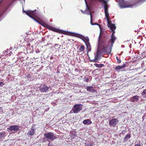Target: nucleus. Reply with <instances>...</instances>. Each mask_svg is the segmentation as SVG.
I'll list each match as a JSON object with an SVG mask.
<instances>
[{"label": "nucleus", "instance_id": "33", "mask_svg": "<svg viewBox=\"0 0 146 146\" xmlns=\"http://www.w3.org/2000/svg\"><path fill=\"white\" fill-rule=\"evenodd\" d=\"M81 11H82V13H83V12H82V10H81Z\"/></svg>", "mask_w": 146, "mask_h": 146}, {"label": "nucleus", "instance_id": "19", "mask_svg": "<svg viewBox=\"0 0 146 146\" xmlns=\"http://www.w3.org/2000/svg\"><path fill=\"white\" fill-rule=\"evenodd\" d=\"M104 13H105V16L106 18L107 22L109 21V19L110 18V16L109 15V14L108 13V11H104Z\"/></svg>", "mask_w": 146, "mask_h": 146}, {"label": "nucleus", "instance_id": "34", "mask_svg": "<svg viewBox=\"0 0 146 146\" xmlns=\"http://www.w3.org/2000/svg\"><path fill=\"white\" fill-rule=\"evenodd\" d=\"M122 133H123V131H122ZM123 132H124L125 131H123Z\"/></svg>", "mask_w": 146, "mask_h": 146}, {"label": "nucleus", "instance_id": "13", "mask_svg": "<svg viewBox=\"0 0 146 146\" xmlns=\"http://www.w3.org/2000/svg\"><path fill=\"white\" fill-rule=\"evenodd\" d=\"M139 96L137 95L131 97L130 99L131 102H134L135 101L137 102L139 99Z\"/></svg>", "mask_w": 146, "mask_h": 146}, {"label": "nucleus", "instance_id": "21", "mask_svg": "<svg viewBox=\"0 0 146 146\" xmlns=\"http://www.w3.org/2000/svg\"><path fill=\"white\" fill-rule=\"evenodd\" d=\"M86 44L87 49L88 50V52L89 51H90L91 50L90 44L89 42L88 44H87L86 43Z\"/></svg>", "mask_w": 146, "mask_h": 146}, {"label": "nucleus", "instance_id": "15", "mask_svg": "<svg viewBox=\"0 0 146 146\" xmlns=\"http://www.w3.org/2000/svg\"><path fill=\"white\" fill-rule=\"evenodd\" d=\"M83 123L85 125H89L92 123V122L89 119H86L84 120Z\"/></svg>", "mask_w": 146, "mask_h": 146}, {"label": "nucleus", "instance_id": "14", "mask_svg": "<svg viewBox=\"0 0 146 146\" xmlns=\"http://www.w3.org/2000/svg\"><path fill=\"white\" fill-rule=\"evenodd\" d=\"M99 54L98 52L96 53V54L95 55L94 59L92 60V62H96L99 60Z\"/></svg>", "mask_w": 146, "mask_h": 146}, {"label": "nucleus", "instance_id": "8", "mask_svg": "<svg viewBox=\"0 0 146 146\" xmlns=\"http://www.w3.org/2000/svg\"><path fill=\"white\" fill-rule=\"evenodd\" d=\"M119 120L117 119H113L109 121V125L111 126L115 127L117 124Z\"/></svg>", "mask_w": 146, "mask_h": 146}, {"label": "nucleus", "instance_id": "4", "mask_svg": "<svg viewBox=\"0 0 146 146\" xmlns=\"http://www.w3.org/2000/svg\"><path fill=\"white\" fill-rule=\"evenodd\" d=\"M44 135L47 139V140L48 141L50 140L53 141L56 138V136L53 133L50 132L45 133Z\"/></svg>", "mask_w": 146, "mask_h": 146}, {"label": "nucleus", "instance_id": "17", "mask_svg": "<svg viewBox=\"0 0 146 146\" xmlns=\"http://www.w3.org/2000/svg\"><path fill=\"white\" fill-rule=\"evenodd\" d=\"M131 137V135L129 133L127 134L126 135H125L124 138L123 139V142H126L127 141L128 139H129Z\"/></svg>", "mask_w": 146, "mask_h": 146}, {"label": "nucleus", "instance_id": "12", "mask_svg": "<svg viewBox=\"0 0 146 146\" xmlns=\"http://www.w3.org/2000/svg\"><path fill=\"white\" fill-rule=\"evenodd\" d=\"M33 127H32L31 129L28 132L27 135L29 136H33L35 133V131L34 129L33 128Z\"/></svg>", "mask_w": 146, "mask_h": 146}, {"label": "nucleus", "instance_id": "5", "mask_svg": "<svg viewBox=\"0 0 146 146\" xmlns=\"http://www.w3.org/2000/svg\"><path fill=\"white\" fill-rule=\"evenodd\" d=\"M83 105L81 104H77L74 105L72 109L74 113H78L82 109Z\"/></svg>", "mask_w": 146, "mask_h": 146}, {"label": "nucleus", "instance_id": "23", "mask_svg": "<svg viewBox=\"0 0 146 146\" xmlns=\"http://www.w3.org/2000/svg\"><path fill=\"white\" fill-rule=\"evenodd\" d=\"M104 4V11H108V7L106 3H105Z\"/></svg>", "mask_w": 146, "mask_h": 146}, {"label": "nucleus", "instance_id": "27", "mask_svg": "<svg viewBox=\"0 0 146 146\" xmlns=\"http://www.w3.org/2000/svg\"><path fill=\"white\" fill-rule=\"evenodd\" d=\"M116 59L117 60V62L118 63H120L121 62V61L120 59H119L117 57H116Z\"/></svg>", "mask_w": 146, "mask_h": 146}, {"label": "nucleus", "instance_id": "30", "mask_svg": "<svg viewBox=\"0 0 146 146\" xmlns=\"http://www.w3.org/2000/svg\"><path fill=\"white\" fill-rule=\"evenodd\" d=\"M92 144L90 143V144H88V145H86V146H92Z\"/></svg>", "mask_w": 146, "mask_h": 146}, {"label": "nucleus", "instance_id": "26", "mask_svg": "<svg viewBox=\"0 0 146 146\" xmlns=\"http://www.w3.org/2000/svg\"><path fill=\"white\" fill-rule=\"evenodd\" d=\"M84 81L85 82H88L89 80V79L88 78H85L84 80Z\"/></svg>", "mask_w": 146, "mask_h": 146}, {"label": "nucleus", "instance_id": "32", "mask_svg": "<svg viewBox=\"0 0 146 146\" xmlns=\"http://www.w3.org/2000/svg\"><path fill=\"white\" fill-rule=\"evenodd\" d=\"M75 71L76 72H78V70L76 68L75 69Z\"/></svg>", "mask_w": 146, "mask_h": 146}, {"label": "nucleus", "instance_id": "3", "mask_svg": "<svg viewBox=\"0 0 146 146\" xmlns=\"http://www.w3.org/2000/svg\"><path fill=\"white\" fill-rule=\"evenodd\" d=\"M23 11L24 13H25L27 15L32 18L34 20L37 22L39 23L38 21L35 18L36 16V13L34 11L31 10L25 11L23 9Z\"/></svg>", "mask_w": 146, "mask_h": 146}, {"label": "nucleus", "instance_id": "25", "mask_svg": "<svg viewBox=\"0 0 146 146\" xmlns=\"http://www.w3.org/2000/svg\"><path fill=\"white\" fill-rule=\"evenodd\" d=\"M141 95L144 97L146 98V89L144 90L141 93Z\"/></svg>", "mask_w": 146, "mask_h": 146}, {"label": "nucleus", "instance_id": "16", "mask_svg": "<svg viewBox=\"0 0 146 146\" xmlns=\"http://www.w3.org/2000/svg\"><path fill=\"white\" fill-rule=\"evenodd\" d=\"M126 66V65L125 64H123L122 66H117L115 68V69L116 70H118L121 69H122L125 68Z\"/></svg>", "mask_w": 146, "mask_h": 146}, {"label": "nucleus", "instance_id": "31", "mask_svg": "<svg viewBox=\"0 0 146 146\" xmlns=\"http://www.w3.org/2000/svg\"><path fill=\"white\" fill-rule=\"evenodd\" d=\"M135 146H141V145L140 144H136L135 145Z\"/></svg>", "mask_w": 146, "mask_h": 146}, {"label": "nucleus", "instance_id": "35", "mask_svg": "<svg viewBox=\"0 0 146 146\" xmlns=\"http://www.w3.org/2000/svg\"><path fill=\"white\" fill-rule=\"evenodd\" d=\"M94 0H92V1H94Z\"/></svg>", "mask_w": 146, "mask_h": 146}, {"label": "nucleus", "instance_id": "2", "mask_svg": "<svg viewBox=\"0 0 146 146\" xmlns=\"http://www.w3.org/2000/svg\"><path fill=\"white\" fill-rule=\"evenodd\" d=\"M119 3L120 6L123 8L126 7H132L134 5L137 4H141L146 1V0H134V3L133 5L128 4L125 5V2L124 0H119Z\"/></svg>", "mask_w": 146, "mask_h": 146}, {"label": "nucleus", "instance_id": "10", "mask_svg": "<svg viewBox=\"0 0 146 146\" xmlns=\"http://www.w3.org/2000/svg\"><path fill=\"white\" fill-rule=\"evenodd\" d=\"M108 27H110L111 29V31L113 32V33H114V34L115 33V32L114 31L115 29H116V27L114 25H113L110 22V21L108 22Z\"/></svg>", "mask_w": 146, "mask_h": 146}, {"label": "nucleus", "instance_id": "11", "mask_svg": "<svg viewBox=\"0 0 146 146\" xmlns=\"http://www.w3.org/2000/svg\"><path fill=\"white\" fill-rule=\"evenodd\" d=\"M86 90L88 91L93 93H96L97 92L96 90L94 89L92 86H87L86 87Z\"/></svg>", "mask_w": 146, "mask_h": 146}, {"label": "nucleus", "instance_id": "6", "mask_svg": "<svg viewBox=\"0 0 146 146\" xmlns=\"http://www.w3.org/2000/svg\"><path fill=\"white\" fill-rule=\"evenodd\" d=\"M85 2L86 5V6H87V9H86V11H88V13H89L88 14L89 15L90 14V23H91V24L92 25H98V23H94V24H93L92 23V14H91V13L90 11V9L89 7H88L87 4V2L86 1V0H85ZM100 1L101 2H102V3H107V1H105V0H100Z\"/></svg>", "mask_w": 146, "mask_h": 146}, {"label": "nucleus", "instance_id": "22", "mask_svg": "<svg viewBox=\"0 0 146 146\" xmlns=\"http://www.w3.org/2000/svg\"><path fill=\"white\" fill-rule=\"evenodd\" d=\"M94 65L97 67L101 68L103 67L104 65L103 64H94Z\"/></svg>", "mask_w": 146, "mask_h": 146}, {"label": "nucleus", "instance_id": "29", "mask_svg": "<svg viewBox=\"0 0 146 146\" xmlns=\"http://www.w3.org/2000/svg\"><path fill=\"white\" fill-rule=\"evenodd\" d=\"M4 84L3 82H0V86L2 87L3 85Z\"/></svg>", "mask_w": 146, "mask_h": 146}, {"label": "nucleus", "instance_id": "24", "mask_svg": "<svg viewBox=\"0 0 146 146\" xmlns=\"http://www.w3.org/2000/svg\"><path fill=\"white\" fill-rule=\"evenodd\" d=\"M5 133L3 131L1 133H0V139H1L5 135Z\"/></svg>", "mask_w": 146, "mask_h": 146}, {"label": "nucleus", "instance_id": "1", "mask_svg": "<svg viewBox=\"0 0 146 146\" xmlns=\"http://www.w3.org/2000/svg\"><path fill=\"white\" fill-rule=\"evenodd\" d=\"M116 39V38L114 35V33L112 34L111 36L110 42L109 40L107 38H101L100 35L98 37V48L101 49L103 53L110 54Z\"/></svg>", "mask_w": 146, "mask_h": 146}, {"label": "nucleus", "instance_id": "20", "mask_svg": "<svg viewBox=\"0 0 146 146\" xmlns=\"http://www.w3.org/2000/svg\"><path fill=\"white\" fill-rule=\"evenodd\" d=\"M45 25H44L43 24H42V25L45 26V27H47L48 28L52 31H54V28H52L51 27L48 25L47 24H44Z\"/></svg>", "mask_w": 146, "mask_h": 146}, {"label": "nucleus", "instance_id": "18", "mask_svg": "<svg viewBox=\"0 0 146 146\" xmlns=\"http://www.w3.org/2000/svg\"><path fill=\"white\" fill-rule=\"evenodd\" d=\"M79 46V52H83L85 49V46L83 44H81Z\"/></svg>", "mask_w": 146, "mask_h": 146}, {"label": "nucleus", "instance_id": "9", "mask_svg": "<svg viewBox=\"0 0 146 146\" xmlns=\"http://www.w3.org/2000/svg\"><path fill=\"white\" fill-rule=\"evenodd\" d=\"M19 125H13L10 126L9 128H8V129L11 131L14 130V131L17 132L19 130Z\"/></svg>", "mask_w": 146, "mask_h": 146}, {"label": "nucleus", "instance_id": "28", "mask_svg": "<svg viewBox=\"0 0 146 146\" xmlns=\"http://www.w3.org/2000/svg\"><path fill=\"white\" fill-rule=\"evenodd\" d=\"M26 77L27 78H30L31 77V75L30 74H28L26 76Z\"/></svg>", "mask_w": 146, "mask_h": 146}, {"label": "nucleus", "instance_id": "7", "mask_svg": "<svg viewBox=\"0 0 146 146\" xmlns=\"http://www.w3.org/2000/svg\"><path fill=\"white\" fill-rule=\"evenodd\" d=\"M49 89V88L45 84H41L39 87V90L41 92H46Z\"/></svg>", "mask_w": 146, "mask_h": 146}]
</instances>
